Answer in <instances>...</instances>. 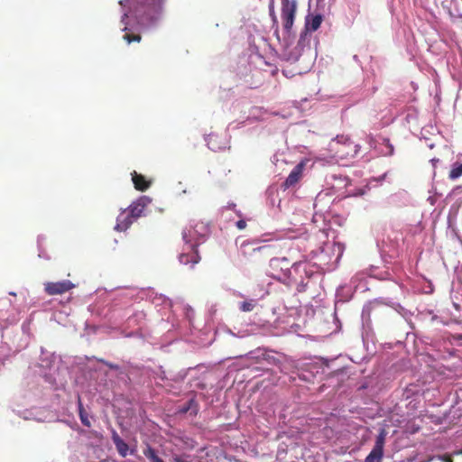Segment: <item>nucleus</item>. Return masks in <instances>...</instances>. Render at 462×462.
<instances>
[{"mask_svg":"<svg viewBox=\"0 0 462 462\" xmlns=\"http://www.w3.org/2000/svg\"><path fill=\"white\" fill-rule=\"evenodd\" d=\"M163 0H120L119 5L128 6L140 26H148L158 20Z\"/></svg>","mask_w":462,"mask_h":462,"instance_id":"1","label":"nucleus"},{"mask_svg":"<svg viewBox=\"0 0 462 462\" xmlns=\"http://www.w3.org/2000/svg\"><path fill=\"white\" fill-rule=\"evenodd\" d=\"M279 249V246L272 244L259 245L256 240H244L239 245L241 254L255 265L273 260Z\"/></svg>","mask_w":462,"mask_h":462,"instance_id":"2","label":"nucleus"},{"mask_svg":"<svg viewBox=\"0 0 462 462\" xmlns=\"http://www.w3.org/2000/svg\"><path fill=\"white\" fill-rule=\"evenodd\" d=\"M330 150L334 152L335 157L339 160L354 158L360 150V145L354 143L347 136H337L330 143Z\"/></svg>","mask_w":462,"mask_h":462,"instance_id":"3","label":"nucleus"},{"mask_svg":"<svg viewBox=\"0 0 462 462\" xmlns=\"http://www.w3.org/2000/svg\"><path fill=\"white\" fill-rule=\"evenodd\" d=\"M297 13V1L291 0V2L282 3V20L283 29L286 32L290 33L295 20Z\"/></svg>","mask_w":462,"mask_h":462,"instance_id":"4","label":"nucleus"},{"mask_svg":"<svg viewBox=\"0 0 462 462\" xmlns=\"http://www.w3.org/2000/svg\"><path fill=\"white\" fill-rule=\"evenodd\" d=\"M182 237L186 242L187 247L179 256L180 263L182 264L190 263L193 266L200 261V256L197 249L198 245L189 243V240H188V235L185 231L182 233Z\"/></svg>","mask_w":462,"mask_h":462,"instance_id":"5","label":"nucleus"},{"mask_svg":"<svg viewBox=\"0 0 462 462\" xmlns=\"http://www.w3.org/2000/svg\"><path fill=\"white\" fill-rule=\"evenodd\" d=\"M322 21L323 16L321 14H308L305 18V27L304 30L300 32L298 44H303L308 33L310 32H316L320 27Z\"/></svg>","mask_w":462,"mask_h":462,"instance_id":"6","label":"nucleus"},{"mask_svg":"<svg viewBox=\"0 0 462 462\" xmlns=\"http://www.w3.org/2000/svg\"><path fill=\"white\" fill-rule=\"evenodd\" d=\"M75 285L69 280H64L61 282H50L44 284V291L48 295H60L63 294L71 289H73Z\"/></svg>","mask_w":462,"mask_h":462,"instance_id":"7","label":"nucleus"},{"mask_svg":"<svg viewBox=\"0 0 462 462\" xmlns=\"http://www.w3.org/2000/svg\"><path fill=\"white\" fill-rule=\"evenodd\" d=\"M385 441V434L382 431L377 437L375 440V444L366 457L365 462H381L383 455V446Z\"/></svg>","mask_w":462,"mask_h":462,"instance_id":"8","label":"nucleus"},{"mask_svg":"<svg viewBox=\"0 0 462 462\" xmlns=\"http://www.w3.org/2000/svg\"><path fill=\"white\" fill-rule=\"evenodd\" d=\"M128 18L129 15L127 13H125L121 18V23L124 25L122 30L125 32L123 36V39L127 42V43H131L133 42H139L142 39L141 34L134 32V30L130 26Z\"/></svg>","mask_w":462,"mask_h":462,"instance_id":"9","label":"nucleus"},{"mask_svg":"<svg viewBox=\"0 0 462 462\" xmlns=\"http://www.w3.org/2000/svg\"><path fill=\"white\" fill-rule=\"evenodd\" d=\"M149 199L146 197H142L137 199L135 202L132 203L127 211L132 215V217L137 219L143 215L144 208L147 206L149 202Z\"/></svg>","mask_w":462,"mask_h":462,"instance_id":"10","label":"nucleus"},{"mask_svg":"<svg viewBox=\"0 0 462 462\" xmlns=\"http://www.w3.org/2000/svg\"><path fill=\"white\" fill-rule=\"evenodd\" d=\"M136 220L134 217H132V215L127 211H124L116 218V225L115 229L117 231H125Z\"/></svg>","mask_w":462,"mask_h":462,"instance_id":"11","label":"nucleus"},{"mask_svg":"<svg viewBox=\"0 0 462 462\" xmlns=\"http://www.w3.org/2000/svg\"><path fill=\"white\" fill-rule=\"evenodd\" d=\"M304 164L302 162L297 164L293 170L291 171L287 179L285 180L283 185L285 188H290L295 185L300 180L302 176Z\"/></svg>","mask_w":462,"mask_h":462,"instance_id":"12","label":"nucleus"},{"mask_svg":"<svg viewBox=\"0 0 462 462\" xmlns=\"http://www.w3.org/2000/svg\"><path fill=\"white\" fill-rule=\"evenodd\" d=\"M132 180L134 182V188L140 191H144L151 186V181L147 180L143 175L139 174L136 171L132 173Z\"/></svg>","mask_w":462,"mask_h":462,"instance_id":"13","label":"nucleus"},{"mask_svg":"<svg viewBox=\"0 0 462 462\" xmlns=\"http://www.w3.org/2000/svg\"><path fill=\"white\" fill-rule=\"evenodd\" d=\"M113 441L116 445V448L119 453V455L123 457L127 456L128 445L117 435L115 434L113 436Z\"/></svg>","mask_w":462,"mask_h":462,"instance_id":"14","label":"nucleus"},{"mask_svg":"<svg viewBox=\"0 0 462 462\" xmlns=\"http://www.w3.org/2000/svg\"><path fill=\"white\" fill-rule=\"evenodd\" d=\"M143 453L151 462H164L161 457L157 456L155 449L152 448L150 445H147Z\"/></svg>","mask_w":462,"mask_h":462,"instance_id":"15","label":"nucleus"},{"mask_svg":"<svg viewBox=\"0 0 462 462\" xmlns=\"http://www.w3.org/2000/svg\"><path fill=\"white\" fill-rule=\"evenodd\" d=\"M462 176V162H455L452 166L451 171H449L448 178L450 180H456Z\"/></svg>","mask_w":462,"mask_h":462,"instance_id":"16","label":"nucleus"},{"mask_svg":"<svg viewBox=\"0 0 462 462\" xmlns=\"http://www.w3.org/2000/svg\"><path fill=\"white\" fill-rule=\"evenodd\" d=\"M255 300H246V301H243L240 303L239 305V309L241 311H244V312H249V311H252L254 307H255Z\"/></svg>","mask_w":462,"mask_h":462,"instance_id":"17","label":"nucleus"},{"mask_svg":"<svg viewBox=\"0 0 462 462\" xmlns=\"http://www.w3.org/2000/svg\"><path fill=\"white\" fill-rule=\"evenodd\" d=\"M79 417H80V420L83 425H85L87 427H90V421L88 419V415L86 414V412L82 407V404L80 402H79Z\"/></svg>","mask_w":462,"mask_h":462,"instance_id":"18","label":"nucleus"},{"mask_svg":"<svg viewBox=\"0 0 462 462\" xmlns=\"http://www.w3.org/2000/svg\"><path fill=\"white\" fill-rule=\"evenodd\" d=\"M269 13L273 20H276L275 9H274V0H271L269 5Z\"/></svg>","mask_w":462,"mask_h":462,"instance_id":"19","label":"nucleus"},{"mask_svg":"<svg viewBox=\"0 0 462 462\" xmlns=\"http://www.w3.org/2000/svg\"><path fill=\"white\" fill-rule=\"evenodd\" d=\"M383 142L385 143V145L388 148L387 154L388 155H392L393 153V144L390 143L389 139H384Z\"/></svg>","mask_w":462,"mask_h":462,"instance_id":"20","label":"nucleus"},{"mask_svg":"<svg viewBox=\"0 0 462 462\" xmlns=\"http://www.w3.org/2000/svg\"><path fill=\"white\" fill-rule=\"evenodd\" d=\"M236 226L240 230L245 229L246 226V222L243 219H240L236 222Z\"/></svg>","mask_w":462,"mask_h":462,"instance_id":"21","label":"nucleus"},{"mask_svg":"<svg viewBox=\"0 0 462 462\" xmlns=\"http://www.w3.org/2000/svg\"><path fill=\"white\" fill-rule=\"evenodd\" d=\"M172 461L173 462H189L185 458H183L182 457H180V456H174L172 457Z\"/></svg>","mask_w":462,"mask_h":462,"instance_id":"22","label":"nucleus"},{"mask_svg":"<svg viewBox=\"0 0 462 462\" xmlns=\"http://www.w3.org/2000/svg\"><path fill=\"white\" fill-rule=\"evenodd\" d=\"M441 459L443 462H453V459L449 455H444Z\"/></svg>","mask_w":462,"mask_h":462,"instance_id":"23","label":"nucleus"},{"mask_svg":"<svg viewBox=\"0 0 462 462\" xmlns=\"http://www.w3.org/2000/svg\"><path fill=\"white\" fill-rule=\"evenodd\" d=\"M212 138H213V135H210L209 139H208V144L209 146L210 149L214 150L215 147L212 145L211 142H212Z\"/></svg>","mask_w":462,"mask_h":462,"instance_id":"24","label":"nucleus"},{"mask_svg":"<svg viewBox=\"0 0 462 462\" xmlns=\"http://www.w3.org/2000/svg\"><path fill=\"white\" fill-rule=\"evenodd\" d=\"M291 0H282V3L291 2Z\"/></svg>","mask_w":462,"mask_h":462,"instance_id":"25","label":"nucleus"}]
</instances>
